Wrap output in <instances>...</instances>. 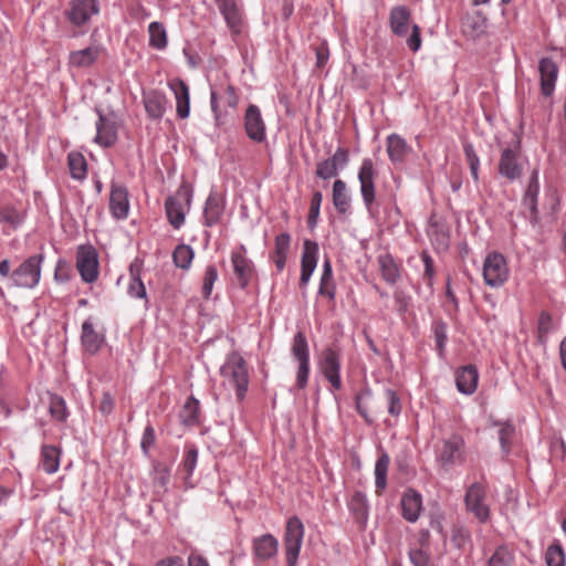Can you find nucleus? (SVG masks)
Here are the masks:
<instances>
[{
  "label": "nucleus",
  "instance_id": "1",
  "mask_svg": "<svg viewBox=\"0 0 566 566\" xmlns=\"http://www.w3.org/2000/svg\"><path fill=\"white\" fill-rule=\"evenodd\" d=\"M222 384L229 389H233L239 401L245 398L250 375L245 359L238 353L231 352L227 355L223 365L220 367Z\"/></svg>",
  "mask_w": 566,
  "mask_h": 566
},
{
  "label": "nucleus",
  "instance_id": "2",
  "mask_svg": "<svg viewBox=\"0 0 566 566\" xmlns=\"http://www.w3.org/2000/svg\"><path fill=\"white\" fill-rule=\"evenodd\" d=\"M389 25L391 32L399 38H405L411 28V34L407 38L406 44L412 52H418L421 48V30L416 23L411 24V11L406 6H396L389 12Z\"/></svg>",
  "mask_w": 566,
  "mask_h": 566
},
{
  "label": "nucleus",
  "instance_id": "3",
  "mask_svg": "<svg viewBox=\"0 0 566 566\" xmlns=\"http://www.w3.org/2000/svg\"><path fill=\"white\" fill-rule=\"evenodd\" d=\"M437 461L446 470L465 461V442L461 434L452 433L443 438L437 447Z\"/></svg>",
  "mask_w": 566,
  "mask_h": 566
},
{
  "label": "nucleus",
  "instance_id": "4",
  "mask_svg": "<svg viewBox=\"0 0 566 566\" xmlns=\"http://www.w3.org/2000/svg\"><path fill=\"white\" fill-rule=\"evenodd\" d=\"M238 102L239 97L232 85L220 84L211 86L210 105L217 126L224 124L226 117L228 115L227 108H235Z\"/></svg>",
  "mask_w": 566,
  "mask_h": 566
},
{
  "label": "nucleus",
  "instance_id": "5",
  "mask_svg": "<svg viewBox=\"0 0 566 566\" xmlns=\"http://www.w3.org/2000/svg\"><path fill=\"white\" fill-rule=\"evenodd\" d=\"M291 353L297 361L295 386L305 389L310 377V348L307 339L302 332H297L292 342Z\"/></svg>",
  "mask_w": 566,
  "mask_h": 566
},
{
  "label": "nucleus",
  "instance_id": "6",
  "mask_svg": "<svg viewBox=\"0 0 566 566\" xmlns=\"http://www.w3.org/2000/svg\"><path fill=\"white\" fill-rule=\"evenodd\" d=\"M42 254H35L23 261L12 273L11 280L18 287L33 289L41 277Z\"/></svg>",
  "mask_w": 566,
  "mask_h": 566
},
{
  "label": "nucleus",
  "instance_id": "7",
  "mask_svg": "<svg viewBox=\"0 0 566 566\" xmlns=\"http://www.w3.org/2000/svg\"><path fill=\"white\" fill-rule=\"evenodd\" d=\"M99 10L98 0H70L64 15L72 25L82 28L88 24Z\"/></svg>",
  "mask_w": 566,
  "mask_h": 566
},
{
  "label": "nucleus",
  "instance_id": "8",
  "mask_svg": "<svg viewBox=\"0 0 566 566\" xmlns=\"http://www.w3.org/2000/svg\"><path fill=\"white\" fill-rule=\"evenodd\" d=\"M304 537V525L297 516L287 520L284 534V548L287 566H295Z\"/></svg>",
  "mask_w": 566,
  "mask_h": 566
},
{
  "label": "nucleus",
  "instance_id": "9",
  "mask_svg": "<svg viewBox=\"0 0 566 566\" xmlns=\"http://www.w3.org/2000/svg\"><path fill=\"white\" fill-rule=\"evenodd\" d=\"M318 368L333 390L342 388V354L337 349L333 347L324 348L318 359Z\"/></svg>",
  "mask_w": 566,
  "mask_h": 566
},
{
  "label": "nucleus",
  "instance_id": "10",
  "mask_svg": "<svg viewBox=\"0 0 566 566\" xmlns=\"http://www.w3.org/2000/svg\"><path fill=\"white\" fill-rule=\"evenodd\" d=\"M483 279L486 285L496 289L509 279V268L505 258L499 252L486 255L483 262Z\"/></svg>",
  "mask_w": 566,
  "mask_h": 566
},
{
  "label": "nucleus",
  "instance_id": "11",
  "mask_svg": "<svg viewBox=\"0 0 566 566\" xmlns=\"http://www.w3.org/2000/svg\"><path fill=\"white\" fill-rule=\"evenodd\" d=\"M192 193L187 188L179 189L175 196L168 197L165 202L166 214L169 223L175 229H180L185 223L186 212L190 207Z\"/></svg>",
  "mask_w": 566,
  "mask_h": 566
},
{
  "label": "nucleus",
  "instance_id": "12",
  "mask_svg": "<svg viewBox=\"0 0 566 566\" xmlns=\"http://www.w3.org/2000/svg\"><path fill=\"white\" fill-rule=\"evenodd\" d=\"M486 490L480 482L472 483L467 490L464 502L467 510L471 512L480 523H485L490 517V509L485 504Z\"/></svg>",
  "mask_w": 566,
  "mask_h": 566
},
{
  "label": "nucleus",
  "instance_id": "13",
  "mask_svg": "<svg viewBox=\"0 0 566 566\" xmlns=\"http://www.w3.org/2000/svg\"><path fill=\"white\" fill-rule=\"evenodd\" d=\"M76 269L86 283H93L98 277V256L91 245H81L76 253Z\"/></svg>",
  "mask_w": 566,
  "mask_h": 566
},
{
  "label": "nucleus",
  "instance_id": "14",
  "mask_svg": "<svg viewBox=\"0 0 566 566\" xmlns=\"http://www.w3.org/2000/svg\"><path fill=\"white\" fill-rule=\"evenodd\" d=\"M247 248L241 244L231 251V263L238 285L248 287L254 273L253 262L247 256Z\"/></svg>",
  "mask_w": 566,
  "mask_h": 566
},
{
  "label": "nucleus",
  "instance_id": "15",
  "mask_svg": "<svg viewBox=\"0 0 566 566\" xmlns=\"http://www.w3.org/2000/svg\"><path fill=\"white\" fill-rule=\"evenodd\" d=\"M375 168L370 158H364L358 170V180L360 184V193L364 205L368 210L375 201Z\"/></svg>",
  "mask_w": 566,
  "mask_h": 566
},
{
  "label": "nucleus",
  "instance_id": "16",
  "mask_svg": "<svg viewBox=\"0 0 566 566\" xmlns=\"http://www.w3.org/2000/svg\"><path fill=\"white\" fill-rule=\"evenodd\" d=\"M98 120L96 122V136L94 142L101 147L113 146L117 140V124L112 116L104 115L101 109H96Z\"/></svg>",
  "mask_w": 566,
  "mask_h": 566
},
{
  "label": "nucleus",
  "instance_id": "17",
  "mask_svg": "<svg viewBox=\"0 0 566 566\" xmlns=\"http://www.w3.org/2000/svg\"><path fill=\"white\" fill-rule=\"evenodd\" d=\"M318 251L319 248L317 242L311 240L304 241L300 276V284L302 286H306L308 284L311 276L317 266Z\"/></svg>",
  "mask_w": 566,
  "mask_h": 566
},
{
  "label": "nucleus",
  "instance_id": "18",
  "mask_svg": "<svg viewBox=\"0 0 566 566\" xmlns=\"http://www.w3.org/2000/svg\"><path fill=\"white\" fill-rule=\"evenodd\" d=\"M541 92L544 96L553 95L559 73L558 65L551 57H542L538 62Z\"/></svg>",
  "mask_w": 566,
  "mask_h": 566
},
{
  "label": "nucleus",
  "instance_id": "19",
  "mask_svg": "<svg viewBox=\"0 0 566 566\" xmlns=\"http://www.w3.org/2000/svg\"><path fill=\"white\" fill-rule=\"evenodd\" d=\"M244 128L248 137L255 142L262 143L265 139V124L261 115V111L256 105H250L244 115Z\"/></svg>",
  "mask_w": 566,
  "mask_h": 566
},
{
  "label": "nucleus",
  "instance_id": "20",
  "mask_svg": "<svg viewBox=\"0 0 566 566\" xmlns=\"http://www.w3.org/2000/svg\"><path fill=\"white\" fill-rule=\"evenodd\" d=\"M109 210L112 216L117 220H124L129 213V199L127 188L112 184L109 193Z\"/></svg>",
  "mask_w": 566,
  "mask_h": 566
},
{
  "label": "nucleus",
  "instance_id": "21",
  "mask_svg": "<svg viewBox=\"0 0 566 566\" xmlns=\"http://www.w3.org/2000/svg\"><path fill=\"white\" fill-rule=\"evenodd\" d=\"M499 172L510 181L518 179L522 175V166L517 160V151L506 147L502 150L499 161Z\"/></svg>",
  "mask_w": 566,
  "mask_h": 566
},
{
  "label": "nucleus",
  "instance_id": "22",
  "mask_svg": "<svg viewBox=\"0 0 566 566\" xmlns=\"http://www.w3.org/2000/svg\"><path fill=\"white\" fill-rule=\"evenodd\" d=\"M169 87L175 94L177 115L186 119L190 114V94L189 86L184 80L175 78L169 83Z\"/></svg>",
  "mask_w": 566,
  "mask_h": 566
},
{
  "label": "nucleus",
  "instance_id": "23",
  "mask_svg": "<svg viewBox=\"0 0 566 566\" xmlns=\"http://www.w3.org/2000/svg\"><path fill=\"white\" fill-rule=\"evenodd\" d=\"M224 211V200L216 191H211L203 208V223L213 227L221 221Z\"/></svg>",
  "mask_w": 566,
  "mask_h": 566
},
{
  "label": "nucleus",
  "instance_id": "24",
  "mask_svg": "<svg viewBox=\"0 0 566 566\" xmlns=\"http://www.w3.org/2000/svg\"><path fill=\"white\" fill-rule=\"evenodd\" d=\"M479 382V373L475 366L467 365L459 368L455 373L457 389L463 395H472Z\"/></svg>",
  "mask_w": 566,
  "mask_h": 566
},
{
  "label": "nucleus",
  "instance_id": "25",
  "mask_svg": "<svg viewBox=\"0 0 566 566\" xmlns=\"http://www.w3.org/2000/svg\"><path fill=\"white\" fill-rule=\"evenodd\" d=\"M103 51L104 48L101 44H94L82 50L73 51L69 55V64L80 69L90 67L97 61Z\"/></svg>",
  "mask_w": 566,
  "mask_h": 566
},
{
  "label": "nucleus",
  "instance_id": "26",
  "mask_svg": "<svg viewBox=\"0 0 566 566\" xmlns=\"http://www.w3.org/2000/svg\"><path fill=\"white\" fill-rule=\"evenodd\" d=\"M539 193V180H538V170L534 169L528 179L527 187L525 189L523 196V205L531 212V221L537 222L539 219L538 209H537V198Z\"/></svg>",
  "mask_w": 566,
  "mask_h": 566
},
{
  "label": "nucleus",
  "instance_id": "27",
  "mask_svg": "<svg viewBox=\"0 0 566 566\" xmlns=\"http://www.w3.org/2000/svg\"><path fill=\"white\" fill-rule=\"evenodd\" d=\"M422 509V497L417 491H406L401 499V513L405 520L410 523L417 522Z\"/></svg>",
  "mask_w": 566,
  "mask_h": 566
},
{
  "label": "nucleus",
  "instance_id": "28",
  "mask_svg": "<svg viewBox=\"0 0 566 566\" xmlns=\"http://www.w3.org/2000/svg\"><path fill=\"white\" fill-rule=\"evenodd\" d=\"M488 29V19L481 12L467 14L461 21L462 33L470 39H479Z\"/></svg>",
  "mask_w": 566,
  "mask_h": 566
},
{
  "label": "nucleus",
  "instance_id": "29",
  "mask_svg": "<svg viewBox=\"0 0 566 566\" xmlns=\"http://www.w3.org/2000/svg\"><path fill=\"white\" fill-rule=\"evenodd\" d=\"M279 542L272 534H264L253 539V556L256 560H268L274 557Z\"/></svg>",
  "mask_w": 566,
  "mask_h": 566
},
{
  "label": "nucleus",
  "instance_id": "30",
  "mask_svg": "<svg viewBox=\"0 0 566 566\" xmlns=\"http://www.w3.org/2000/svg\"><path fill=\"white\" fill-rule=\"evenodd\" d=\"M81 340L83 347L90 354H96L104 344L105 337L95 331L91 317L82 324Z\"/></svg>",
  "mask_w": 566,
  "mask_h": 566
},
{
  "label": "nucleus",
  "instance_id": "31",
  "mask_svg": "<svg viewBox=\"0 0 566 566\" xmlns=\"http://www.w3.org/2000/svg\"><path fill=\"white\" fill-rule=\"evenodd\" d=\"M387 154L392 164H400L411 151V147L400 135L392 133L386 138Z\"/></svg>",
  "mask_w": 566,
  "mask_h": 566
},
{
  "label": "nucleus",
  "instance_id": "32",
  "mask_svg": "<svg viewBox=\"0 0 566 566\" xmlns=\"http://www.w3.org/2000/svg\"><path fill=\"white\" fill-rule=\"evenodd\" d=\"M220 13L226 20L228 27L233 31H239L241 24V10L238 0H214Z\"/></svg>",
  "mask_w": 566,
  "mask_h": 566
},
{
  "label": "nucleus",
  "instance_id": "33",
  "mask_svg": "<svg viewBox=\"0 0 566 566\" xmlns=\"http://www.w3.org/2000/svg\"><path fill=\"white\" fill-rule=\"evenodd\" d=\"M144 106L147 115L153 119H160L166 111V96L156 90L144 94Z\"/></svg>",
  "mask_w": 566,
  "mask_h": 566
},
{
  "label": "nucleus",
  "instance_id": "34",
  "mask_svg": "<svg viewBox=\"0 0 566 566\" xmlns=\"http://www.w3.org/2000/svg\"><path fill=\"white\" fill-rule=\"evenodd\" d=\"M333 205L339 214H345L350 207V197L347 186L342 179H336L333 184L332 193Z\"/></svg>",
  "mask_w": 566,
  "mask_h": 566
},
{
  "label": "nucleus",
  "instance_id": "35",
  "mask_svg": "<svg viewBox=\"0 0 566 566\" xmlns=\"http://www.w3.org/2000/svg\"><path fill=\"white\" fill-rule=\"evenodd\" d=\"M61 450L55 446L44 444L41 448V468L49 474L55 473L60 468Z\"/></svg>",
  "mask_w": 566,
  "mask_h": 566
},
{
  "label": "nucleus",
  "instance_id": "36",
  "mask_svg": "<svg viewBox=\"0 0 566 566\" xmlns=\"http://www.w3.org/2000/svg\"><path fill=\"white\" fill-rule=\"evenodd\" d=\"M142 266L139 263L134 262L129 266L130 281L127 287V293L134 298H144L147 301V292L144 282L140 277Z\"/></svg>",
  "mask_w": 566,
  "mask_h": 566
},
{
  "label": "nucleus",
  "instance_id": "37",
  "mask_svg": "<svg viewBox=\"0 0 566 566\" xmlns=\"http://www.w3.org/2000/svg\"><path fill=\"white\" fill-rule=\"evenodd\" d=\"M378 263L382 279L388 284H396L400 279V270L398 263L390 254H381L378 256Z\"/></svg>",
  "mask_w": 566,
  "mask_h": 566
},
{
  "label": "nucleus",
  "instance_id": "38",
  "mask_svg": "<svg viewBox=\"0 0 566 566\" xmlns=\"http://www.w3.org/2000/svg\"><path fill=\"white\" fill-rule=\"evenodd\" d=\"M149 46L163 51L168 45V35L165 25L161 22L154 21L148 25Z\"/></svg>",
  "mask_w": 566,
  "mask_h": 566
},
{
  "label": "nucleus",
  "instance_id": "39",
  "mask_svg": "<svg viewBox=\"0 0 566 566\" xmlns=\"http://www.w3.org/2000/svg\"><path fill=\"white\" fill-rule=\"evenodd\" d=\"M335 291H336V287H335V283L333 280L332 264L328 260H325V262L323 263V269H322V275H321V281H319V286H318V294L323 295V296H327L329 300L333 301L335 298Z\"/></svg>",
  "mask_w": 566,
  "mask_h": 566
},
{
  "label": "nucleus",
  "instance_id": "40",
  "mask_svg": "<svg viewBox=\"0 0 566 566\" xmlns=\"http://www.w3.org/2000/svg\"><path fill=\"white\" fill-rule=\"evenodd\" d=\"M180 421L187 427L199 424V400L189 397L179 413Z\"/></svg>",
  "mask_w": 566,
  "mask_h": 566
},
{
  "label": "nucleus",
  "instance_id": "41",
  "mask_svg": "<svg viewBox=\"0 0 566 566\" xmlns=\"http://www.w3.org/2000/svg\"><path fill=\"white\" fill-rule=\"evenodd\" d=\"M429 532L426 531L420 537L421 547L411 548L409 551V558L413 566H434L430 554L424 549V545L428 542Z\"/></svg>",
  "mask_w": 566,
  "mask_h": 566
},
{
  "label": "nucleus",
  "instance_id": "42",
  "mask_svg": "<svg viewBox=\"0 0 566 566\" xmlns=\"http://www.w3.org/2000/svg\"><path fill=\"white\" fill-rule=\"evenodd\" d=\"M49 412L53 420L64 422L70 416L66 401L59 395L50 394L49 396Z\"/></svg>",
  "mask_w": 566,
  "mask_h": 566
},
{
  "label": "nucleus",
  "instance_id": "43",
  "mask_svg": "<svg viewBox=\"0 0 566 566\" xmlns=\"http://www.w3.org/2000/svg\"><path fill=\"white\" fill-rule=\"evenodd\" d=\"M69 169L72 178L83 180L87 174V164L80 153H70L67 156Z\"/></svg>",
  "mask_w": 566,
  "mask_h": 566
},
{
  "label": "nucleus",
  "instance_id": "44",
  "mask_svg": "<svg viewBox=\"0 0 566 566\" xmlns=\"http://www.w3.org/2000/svg\"><path fill=\"white\" fill-rule=\"evenodd\" d=\"M193 256V249L188 244H179L172 252L174 264L182 270L190 268Z\"/></svg>",
  "mask_w": 566,
  "mask_h": 566
},
{
  "label": "nucleus",
  "instance_id": "45",
  "mask_svg": "<svg viewBox=\"0 0 566 566\" xmlns=\"http://www.w3.org/2000/svg\"><path fill=\"white\" fill-rule=\"evenodd\" d=\"M390 458L387 453H382L375 464V485L379 491H384L387 486V473Z\"/></svg>",
  "mask_w": 566,
  "mask_h": 566
},
{
  "label": "nucleus",
  "instance_id": "46",
  "mask_svg": "<svg viewBox=\"0 0 566 566\" xmlns=\"http://www.w3.org/2000/svg\"><path fill=\"white\" fill-rule=\"evenodd\" d=\"M349 510L360 521H366L368 517V501L364 493L355 492L348 503Z\"/></svg>",
  "mask_w": 566,
  "mask_h": 566
},
{
  "label": "nucleus",
  "instance_id": "47",
  "mask_svg": "<svg viewBox=\"0 0 566 566\" xmlns=\"http://www.w3.org/2000/svg\"><path fill=\"white\" fill-rule=\"evenodd\" d=\"M432 333L437 346V350L439 356L442 357L446 352V346L448 343V325L443 321H434L432 323Z\"/></svg>",
  "mask_w": 566,
  "mask_h": 566
},
{
  "label": "nucleus",
  "instance_id": "48",
  "mask_svg": "<svg viewBox=\"0 0 566 566\" xmlns=\"http://www.w3.org/2000/svg\"><path fill=\"white\" fill-rule=\"evenodd\" d=\"M514 559V554L506 545L499 546L489 558V566H510Z\"/></svg>",
  "mask_w": 566,
  "mask_h": 566
},
{
  "label": "nucleus",
  "instance_id": "49",
  "mask_svg": "<svg viewBox=\"0 0 566 566\" xmlns=\"http://www.w3.org/2000/svg\"><path fill=\"white\" fill-rule=\"evenodd\" d=\"M545 562L547 566H565V553L559 543H554L547 547Z\"/></svg>",
  "mask_w": 566,
  "mask_h": 566
},
{
  "label": "nucleus",
  "instance_id": "50",
  "mask_svg": "<svg viewBox=\"0 0 566 566\" xmlns=\"http://www.w3.org/2000/svg\"><path fill=\"white\" fill-rule=\"evenodd\" d=\"M322 201H323L322 192L315 191L312 196L310 211H308V216H307V227L311 230L315 229L317 226Z\"/></svg>",
  "mask_w": 566,
  "mask_h": 566
},
{
  "label": "nucleus",
  "instance_id": "51",
  "mask_svg": "<svg viewBox=\"0 0 566 566\" xmlns=\"http://www.w3.org/2000/svg\"><path fill=\"white\" fill-rule=\"evenodd\" d=\"M500 426L499 440L504 453H509L511 450V440L515 433V427L513 423L506 421L497 423Z\"/></svg>",
  "mask_w": 566,
  "mask_h": 566
},
{
  "label": "nucleus",
  "instance_id": "52",
  "mask_svg": "<svg viewBox=\"0 0 566 566\" xmlns=\"http://www.w3.org/2000/svg\"><path fill=\"white\" fill-rule=\"evenodd\" d=\"M218 280V270L214 265L209 264L205 270L202 282V297L208 300L211 296L213 284Z\"/></svg>",
  "mask_w": 566,
  "mask_h": 566
},
{
  "label": "nucleus",
  "instance_id": "53",
  "mask_svg": "<svg viewBox=\"0 0 566 566\" xmlns=\"http://www.w3.org/2000/svg\"><path fill=\"white\" fill-rule=\"evenodd\" d=\"M463 150L470 167L471 176L475 181H478L480 167L479 156L476 155L474 147L471 144L464 145Z\"/></svg>",
  "mask_w": 566,
  "mask_h": 566
},
{
  "label": "nucleus",
  "instance_id": "54",
  "mask_svg": "<svg viewBox=\"0 0 566 566\" xmlns=\"http://www.w3.org/2000/svg\"><path fill=\"white\" fill-rule=\"evenodd\" d=\"M170 480V469L161 463H157L154 467L153 481L155 485L166 490Z\"/></svg>",
  "mask_w": 566,
  "mask_h": 566
},
{
  "label": "nucleus",
  "instance_id": "55",
  "mask_svg": "<svg viewBox=\"0 0 566 566\" xmlns=\"http://www.w3.org/2000/svg\"><path fill=\"white\" fill-rule=\"evenodd\" d=\"M315 175L316 177H318L319 179H323V180H328L331 178H334L338 175V171L337 169L335 168V164H333L332 161L327 159H324L322 161H319L317 165H316V171H315Z\"/></svg>",
  "mask_w": 566,
  "mask_h": 566
},
{
  "label": "nucleus",
  "instance_id": "56",
  "mask_svg": "<svg viewBox=\"0 0 566 566\" xmlns=\"http://www.w3.org/2000/svg\"><path fill=\"white\" fill-rule=\"evenodd\" d=\"M198 461V449L196 447H189L185 451L184 460H182V467L184 470L187 472L188 475H191L192 472L196 469Z\"/></svg>",
  "mask_w": 566,
  "mask_h": 566
},
{
  "label": "nucleus",
  "instance_id": "57",
  "mask_svg": "<svg viewBox=\"0 0 566 566\" xmlns=\"http://www.w3.org/2000/svg\"><path fill=\"white\" fill-rule=\"evenodd\" d=\"M385 395L388 402V412L394 417L399 416L401 412V401L397 392L388 388L385 390Z\"/></svg>",
  "mask_w": 566,
  "mask_h": 566
},
{
  "label": "nucleus",
  "instance_id": "58",
  "mask_svg": "<svg viewBox=\"0 0 566 566\" xmlns=\"http://www.w3.org/2000/svg\"><path fill=\"white\" fill-rule=\"evenodd\" d=\"M291 237L289 233H281L275 238L274 255L287 256L290 250Z\"/></svg>",
  "mask_w": 566,
  "mask_h": 566
},
{
  "label": "nucleus",
  "instance_id": "59",
  "mask_svg": "<svg viewBox=\"0 0 566 566\" xmlns=\"http://www.w3.org/2000/svg\"><path fill=\"white\" fill-rule=\"evenodd\" d=\"M0 222L18 228L22 223V217L15 209L7 207L0 211Z\"/></svg>",
  "mask_w": 566,
  "mask_h": 566
},
{
  "label": "nucleus",
  "instance_id": "60",
  "mask_svg": "<svg viewBox=\"0 0 566 566\" xmlns=\"http://www.w3.org/2000/svg\"><path fill=\"white\" fill-rule=\"evenodd\" d=\"M421 260L424 265V272H423V281L427 283L428 286L433 285V276H434V264L433 260L430 256V254L426 251L421 253Z\"/></svg>",
  "mask_w": 566,
  "mask_h": 566
},
{
  "label": "nucleus",
  "instance_id": "61",
  "mask_svg": "<svg viewBox=\"0 0 566 566\" xmlns=\"http://www.w3.org/2000/svg\"><path fill=\"white\" fill-rule=\"evenodd\" d=\"M554 329L553 325V317L547 312H542L538 317V325L537 331L539 334V337L547 336L549 333H552Z\"/></svg>",
  "mask_w": 566,
  "mask_h": 566
},
{
  "label": "nucleus",
  "instance_id": "62",
  "mask_svg": "<svg viewBox=\"0 0 566 566\" xmlns=\"http://www.w3.org/2000/svg\"><path fill=\"white\" fill-rule=\"evenodd\" d=\"M70 277H71L70 264L66 261L60 259L56 262L55 270H54L55 281L64 283V282H67L70 280Z\"/></svg>",
  "mask_w": 566,
  "mask_h": 566
},
{
  "label": "nucleus",
  "instance_id": "63",
  "mask_svg": "<svg viewBox=\"0 0 566 566\" xmlns=\"http://www.w3.org/2000/svg\"><path fill=\"white\" fill-rule=\"evenodd\" d=\"M156 434L153 426H146L140 441V448L145 454L149 453L150 448L155 444Z\"/></svg>",
  "mask_w": 566,
  "mask_h": 566
},
{
  "label": "nucleus",
  "instance_id": "64",
  "mask_svg": "<svg viewBox=\"0 0 566 566\" xmlns=\"http://www.w3.org/2000/svg\"><path fill=\"white\" fill-rule=\"evenodd\" d=\"M328 160L335 164V168L339 171V169H344L348 164V150L346 148L338 147Z\"/></svg>",
  "mask_w": 566,
  "mask_h": 566
}]
</instances>
